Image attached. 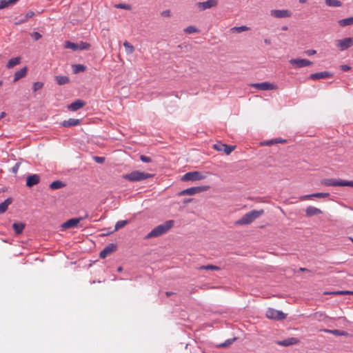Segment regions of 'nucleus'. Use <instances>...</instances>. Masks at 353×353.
Segmentation results:
<instances>
[{
    "label": "nucleus",
    "mask_w": 353,
    "mask_h": 353,
    "mask_svg": "<svg viewBox=\"0 0 353 353\" xmlns=\"http://www.w3.org/2000/svg\"><path fill=\"white\" fill-rule=\"evenodd\" d=\"M115 7L117 8L124 9L127 10H131V6L129 4L119 3L115 5Z\"/></svg>",
    "instance_id": "79ce46f5"
},
{
    "label": "nucleus",
    "mask_w": 353,
    "mask_h": 353,
    "mask_svg": "<svg viewBox=\"0 0 353 353\" xmlns=\"http://www.w3.org/2000/svg\"><path fill=\"white\" fill-rule=\"evenodd\" d=\"M43 86V83L41 82H35L33 84V91L36 92L40 89H41Z\"/></svg>",
    "instance_id": "37998d69"
},
{
    "label": "nucleus",
    "mask_w": 353,
    "mask_h": 353,
    "mask_svg": "<svg viewBox=\"0 0 353 353\" xmlns=\"http://www.w3.org/2000/svg\"><path fill=\"white\" fill-rule=\"evenodd\" d=\"M272 144H274V139H273V140L268 141H266V142L265 143V145H272Z\"/></svg>",
    "instance_id": "4d7b16f0"
},
{
    "label": "nucleus",
    "mask_w": 353,
    "mask_h": 353,
    "mask_svg": "<svg viewBox=\"0 0 353 353\" xmlns=\"http://www.w3.org/2000/svg\"><path fill=\"white\" fill-rule=\"evenodd\" d=\"M3 82L0 81V86L2 85Z\"/></svg>",
    "instance_id": "774afa93"
},
{
    "label": "nucleus",
    "mask_w": 353,
    "mask_h": 353,
    "mask_svg": "<svg viewBox=\"0 0 353 353\" xmlns=\"http://www.w3.org/2000/svg\"><path fill=\"white\" fill-rule=\"evenodd\" d=\"M338 23L341 27L351 26L353 24V17L341 19L338 21Z\"/></svg>",
    "instance_id": "b1692460"
},
{
    "label": "nucleus",
    "mask_w": 353,
    "mask_h": 353,
    "mask_svg": "<svg viewBox=\"0 0 353 353\" xmlns=\"http://www.w3.org/2000/svg\"><path fill=\"white\" fill-rule=\"evenodd\" d=\"M218 4L217 0H208L203 2H199L196 3V7L199 10L203 11L207 9L212 8L213 7H216Z\"/></svg>",
    "instance_id": "ddd939ff"
},
{
    "label": "nucleus",
    "mask_w": 353,
    "mask_h": 353,
    "mask_svg": "<svg viewBox=\"0 0 353 353\" xmlns=\"http://www.w3.org/2000/svg\"><path fill=\"white\" fill-rule=\"evenodd\" d=\"M83 218H76L68 220L66 222L62 224V228L65 229L71 228L76 226Z\"/></svg>",
    "instance_id": "a211bd4d"
},
{
    "label": "nucleus",
    "mask_w": 353,
    "mask_h": 353,
    "mask_svg": "<svg viewBox=\"0 0 353 353\" xmlns=\"http://www.w3.org/2000/svg\"><path fill=\"white\" fill-rule=\"evenodd\" d=\"M11 199H7L3 202L0 203V214L5 212L7 210L8 205L11 204Z\"/></svg>",
    "instance_id": "a878e982"
},
{
    "label": "nucleus",
    "mask_w": 353,
    "mask_h": 353,
    "mask_svg": "<svg viewBox=\"0 0 353 353\" xmlns=\"http://www.w3.org/2000/svg\"><path fill=\"white\" fill-rule=\"evenodd\" d=\"M350 69V67L347 65H341V70L343 71H347Z\"/></svg>",
    "instance_id": "6e6d98bb"
},
{
    "label": "nucleus",
    "mask_w": 353,
    "mask_h": 353,
    "mask_svg": "<svg viewBox=\"0 0 353 353\" xmlns=\"http://www.w3.org/2000/svg\"><path fill=\"white\" fill-rule=\"evenodd\" d=\"M315 316H319V317L325 316V315H324V314H321H321L316 313V314H315Z\"/></svg>",
    "instance_id": "bf43d9fd"
},
{
    "label": "nucleus",
    "mask_w": 353,
    "mask_h": 353,
    "mask_svg": "<svg viewBox=\"0 0 353 353\" xmlns=\"http://www.w3.org/2000/svg\"><path fill=\"white\" fill-rule=\"evenodd\" d=\"M6 116V113L4 112H2L0 114V119L3 118Z\"/></svg>",
    "instance_id": "052dcab7"
},
{
    "label": "nucleus",
    "mask_w": 353,
    "mask_h": 353,
    "mask_svg": "<svg viewBox=\"0 0 353 353\" xmlns=\"http://www.w3.org/2000/svg\"><path fill=\"white\" fill-rule=\"evenodd\" d=\"M140 159L145 163H150L152 161V159L150 157L145 156V155H141Z\"/></svg>",
    "instance_id": "a18cd8bd"
},
{
    "label": "nucleus",
    "mask_w": 353,
    "mask_h": 353,
    "mask_svg": "<svg viewBox=\"0 0 353 353\" xmlns=\"http://www.w3.org/2000/svg\"><path fill=\"white\" fill-rule=\"evenodd\" d=\"M40 181V177L38 174H32L27 177L26 179V185L29 188H31L37 184H38Z\"/></svg>",
    "instance_id": "dca6fc26"
},
{
    "label": "nucleus",
    "mask_w": 353,
    "mask_h": 353,
    "mask_svg": "<svg viewBox=\"0 0 353 353\" xmlns=\"http://www.w3.org/2000/svg\"><path fill=\"white\" fill-rule=\"evenodd\" d=\"M27 74V68L23 67L20 70L17 71L14 74V81L16 82L20 79L25 77Z\"/></svg>",
    "instance_id": "4be33fe9"
},
{
    "label": "nucleus",
    "mask_w": 353,
    "mask_h": 353,
    "mask_svg": "<svg viewBox=\"0 0 353 353\" xmlns=\"http://www.w3.org/2000/svg\"><path fill=\"white\" fill-rule=\"evenodd\" d=\"M122 270H123V268H122V267H121V266H120V267H119V268H118V269H117V271H118V272H121Z\"/></svg>",
    "instance_id": "0e129e2a"
},
{
    "label": "nucleus",
    "mask_w": 353,
    "mask_h": 353,
    "mask_svg": "<svg viewBox=\"0 0 353 353\" xmlns=\"http://www.w3.org/2000/svg\"><path fill=\"white\" fill-rule=\"evenodd\" d=\"M265 316L267 318H268L270 319L277 320V321L283 320V319H285V317H286V314H284L283 312L276 310L273 308H268L266 310Z\"/></svg>",
    "instance_id": "0eeeda50"
},
{
    "label": "nucleus",
    "mask_w": 353,
    "mask_h": 353,
    "mask_svg": "<svg viewBox=\"0 0 353 353\" xmlns=\"http://www.w3.org/2000/svg\"><path fill=\"white\" fill-rule=\"evenodd\" d=\"M20 61H21V58L19 57L12 58L9 60V61L8 62V63L6 65V67L8 68H12L14 67L15 65L19 64Z\"/></svg>",
    "instance_id": "393cba45"
},
{
    "label": "nucleus",
    "mask_w": 353,
    "mask_h": 353,
    "mask_svg": "<svg viewBox=\"0 0 353 353\" xmlns=\"http://www.w3.org/2000/svg\"><path fill=\"white\" fill-rule=\"evenodd\" d=\"M12 228L17 234H20L23 232L25 228V224L23 223H14Z\"/></svg>",
    "instance_id": "5701e85b"
},
{
    "label": "nucleus",
    "mask_w": 353,
    "mask_h": 353,
    "mask_svg": "<svg viewBox=\"0 0 353 353\" xmlns=\"http://www.w3.org/2000/svg\"><path fill=\"white\" fill-rule=\"evenodd\" d=\"M250 30V28L246 26H241L239 27H233L230 29L232 32L240 33L244 31H248Z\"/></svg>",
    "instance_id": "7c9ffc66"
},
{
    "label": "nucleus",
    "mask_w": 353,
    "mask_h": 353,
    "mask_svg": "<svg viewBox=\"0 0 353 353\" xmlns=\"http://www.w3.org/2000/svg\"><path fill=\"white\" fill-rule=\"evenodd\" d=\"M172 294V292H166V295L168 296H170Z\"/></svg>",
    "instance_id": "338daca9"
},
{
    "label": "nucleus",
    "mask_w": 353,
    "mask_h": 353,
    "mask_svg": "<svg viewBox=\"0 0 353 353\" xmlns=\"http://www.w3.org/2000/svg\"><path fill=\"white\" fill-rule=\"evenodd\" d=\"M206 177L205 174H203L201 172L194 171V172H190L185 173L181 178V180L183 181H200L203 180Z\"/></svg>",
    "instance_id": "423d86ee"
},
{
    "label": "nucleus",
    "mask_w": 353,
    "mask_h": 353,
    "mask_svg": "<svg viewBox=\"0 0 353 353\" xmlns=\"http://www.w3.org/2000/svg\"><path fill=\"white\" fill-rule=\"evenodd\" d=\"M123 46L125 47V52L128 54H131L134 52V46L130 43H129L128 41H125L124 43H123Z\"/></svg>",
    "instance_id": "2f4dec72"
},
{
    "label": "nucleus",
    "mask_w": 353,
    "mask_h": 353,
    "mask_svg": "<svg viewBox=\"0 0 353 353\" xmlns=\"http://www.w3.org/2000/svg\"><path fill=\"white\" fill-rule=\"evenodd\" d=\"M270 15L277 19L290 18L292 17V12L290 10H272Z\"/></svg>",
    "instance_id": "9d476101"
},
{
    "label": "nucleus",
    "mask_w": 353,
    "mask_h": 353,
    "mask_svg": "<svg viewBox=\"0 0 353 353\" xmlns=\"http://www.w3.org/2000/svg\"><path fill=\"white\" fill-rule=\"evenodd\" d=\"M20 166V163H17L14 165V166L12 168V171L13 173L17 174L18 172V170Z\"/></svg>",
    "instance_id": "8fccbe9b"
},
{
    "label": "nucleus",
    "mask_w": 353,
    "mask_h": 353,
    "mask_svg": "<svg viewBox=\"0 0 353 353\" xmlns=\"http://www.w3.org/2000/svg\"><path fill=\"white\" fill-rule=\"evenodd\" d=\"M32 36L36 41L39 40L41 37V35L37 32H33Z\"/></svg>",
    "instance_id": "09e8293b"
},
{
    "label": "nucleus",
    "mask_w": 353,
    "mask_h": 353,
    "mask_svg": "<svg viewBox=\"0 0 353 353\" xmlns=\"http://www.w3.org/2000/svg\"><path fill=\"white\" fill-rule=\"evenodd\" d=\"M174 221L168 220L163 223L156 226L146 236V239L156 238L167 233L174 226Z\"/></svg>",
    "instance_id": "f257e3e1"
},
{
    "label": "nucleus",
    "mask_w": 353,
    "mask_h": 353,
    "mask_svg": "<svg viewBox=\"0 0 353 353\" xmlns=\"http://www.w3.org/2000/svg\"><path fill=\"white\" fill-rule=\"evenodd\" d=\"M299 1L301 3H306L307 0H299Z\"/></svg>",
    "instance_id": "e2e57ef3"
},
{
    "label": "nucleus",
    "mask_w": 353,
    "mask_h": 353,
    "mask_svg": "<svg viewBox=\"0 0 353 353\" xmlns=\"http://www.w3.org/2000/svg\"><path fill=\"white\" fill-rule=\"evenodd\" d=\"M321 184L326 186H350L353 187L352 181L338 180L335 179H324L321 181Z\"/></svg>",
    "instance_id": "20e7f679"
},
{
    "label": "nucleus",
    "mask_w": 353,
    "mask_h": 353,
    "mask_svg": "<svg viewBox=\"0 0 353 353\" xmlns=\"http://www.w3.org/2000/svg\"><path fill=\"white\" fill-rule=\"evenodd\" d=\"M336 46L341 51L345 50L353 46V39L351 37H347L343 39H338L336 41Z\"/></svg>",
    "instance_id": "6e6552de"
},
{
    "label": "nucleus",
    "mask_w": 353,
    "mask_h": 353,
    "mask_svg": "<svg viewBox=\"0 0 353 353\" xmlns=\"http://www.w3.org/2000/svg\"><path fill=\"white\" fill-rule=\"evenodd\" d=\"M299 342V339L294 337L288 338L283 341H276V343L282 346H290L297 344Z\"/></svg>",
    "instance_id": "f3484780"
},
{
    "label": "nucleus",
    "mask_w": 353,
    "mask_h": 353,
    "mask_svg": "<svg viewBox=\"0 0 353 353\" xmlns=\"http://www.w3.org/2000/svg\"><path fill=\"white\" fill-rule=\"evenodd\" d=\"M55 79L59 85L66 84L70 81L69 78L67 76H57L55 77Z\"/></svg>",
    "instance_id": "c85d7f7f"
},
{
    "label": "nucleus",
    "mask_w": 353,
    "mask_h": 353,
    "mask_svg": "<svg viewBox=\"0 0 353 353\" xmlns=\"http://www.w3.org/2000/svg\"><path fill=\"white\" fill-rule=\"evenodd\" d=\"M80 120L78 119L70 118L68 120L63 121L61 124L63 127L69 128L72 126H76L80 124Z\"/></svg>",
    "instance_id": "412c9836"
},
{
    "label": "nucleus",
    "mask_w": 353,
    "mask_h": 353,
    "mask_svg": "<svg viewBox=\"0 0 353 353\" xmlns=\"http://www.w3.org/2000/svg\"><path fill=\"white\" fill-rule=\"evenodd\" d=\"M72 68H73L74 73H78V72H83L86 69V67L85 65H81V64L73 65Z\"/></svg>",
    "instance_id": "c9c22d12"
},
{
    "label": "nucleus",
    "mask_w": 353,
    "mask_h": 353,
    "mask_svg": "<svg viewBox=\"0 0 353 353\" xmlns=\"http://www.w3.org/2000/svg\"><path fill=\"white\" fill-rule=\"evenodd\" d=\"M65 186V184L61 181H55L50 183V188L52 190L60 189Z\"/></svg>",
    "instance_id": "473e14b6"
},
{
    "label": "nucleus",
    "mask_w": 353,
    "mask_h": 353,
    "mask_svg": "<svg viewBox=\"0 0 353 353\" xmlns=\"http://www.w3.org/2000/svg\"><path fill=\"white\" fill-rule=\"evenodd\" d=\"M127 224H128V221H125V220L117 221L115 225V228H114V230L113 232L119 230V229L125 227Z\"/></svg>",
    "instance_id": "e433bc0d"
},
{
    "label": "nucleus",
    "mask_w": 353,
    "mask_h": 353,
    "mask_svg": "<svg viewBox=\"0 0 353 353\" xmlns=\"http://www.w3.org/2000/svg\"><path fill=\"white\" fill-rule=\"evenodd\" d=\"M286 140L282 139H274V143H285Z\"/></svg>",
    "instance_id": "603ef678"
},
{
    "label": "nucleus",
    "mask_w": 353,
    "mask_h": 353,
    "mask_svg": "<svg viewBox=\"0 0 353 353\" xmlns=\"http://www.w3.org/2000/svg\"><path fill=\"white\" fill-rule=\"evenodd\" d=\"M264 214L263 210H252L245 214L240 219L235 222L236 225H248L252 223L254 220L258 219Z\"/></svg>",
    "instance_id": "f03ea898"
},
{
    "label": "nucleus",
    "mask_w": 353,
    "mask_h": 353,
    "mask_svg": "<svg viewBox=\"0 0 353 353\" xmlns=\"http://www.w3.org/2000/svg\"><path fill=\"white\" fill-rule=\"evenodd\" d=\"M250 86L261 90H276L278 88V86L276 84L267 81L262 83H252L250 84Z\"/></svg>",
    "instance_id": "1a4fd4ad"
},
{
    "label": "nucleus",
    "mask_w": 353,
    "mask_h": 353,
    "mask_svg": "<svg viewBox=\"0 0 353 353\" xmlns=\"http://www.w3.org/2000/svg\"><path fill=\"white\" fill-rule=\"evenodd\" d=\"M65 48L71 49L73 51L79 50V44L66 41L64 44Z\"/></svg>",
    "instance_id": "bb28decb"
},
{
    "label": "nucleus",
    "mask_w": 353,
    "mask_h": 353,
    "mask_svg": "<svg viewBox=\"0 0 353 353\" xmlns=\"http://www.w3.org/2000/svg\"><path fill=\"white\" fill-rule=\"evenodd\" d=\"M264 41H265V43L266 44H268V45H270V41L269 39H265L264 40Z\"/></svg>",
    "instance_id": "680f3d73"
},
{
    "label": "nucleus",
    "mask_w": 353,
    "mask_h": 353,
    "mask_svg": "<svg viewBox=\"0 0 353 353\" xmlns=\"http://www.w3.org/2000/svg\"><path fill=\"white\" fill-rule=\"evenodd\" d=\"M199 270H219L220 268L214 265H207L200 266Z\"/></svg>",
    "instance_id": "f704fd0d"
},
{
    "label": "nucleus",
    "mask_w": 353,
    "mask_h": 353,
    "mask_svg": "<svg viewBox=\"0 0 353 353\" xmlns=\"http://www.w3.org/2000/svg\"><path fill=\"white\" fill-rule=\"evenodd\" d=\"M300 270L301 271H308V270L305 269V268H300Z\"/></svg>",
    "instance_id": "69168bd1"
},
{
    "label": "nucleus",
    "mask_w": 353,
    "mask_h": 353,
    "mask_svg": "<svg viewBox=\"0 0 353 353\" xmlns=\"http://www.w3.org/2000/svg\"><path fill=\"white\" fill-rule=\"evenodd\" d=\"M210 189V186L208 185H202L197 187H192L190 188L185 189L178 193L179 196H185V195H194L202 192L207 191Z\"/></svg>",
    "instance_id": "39448f33"
},
{
    "label": "nucleus",
    "mask_w": 353,
    "mask_h": 353,
    "mask_svg": "<svg viewBox=\"0 0 353 353\" xmlns=\"http://www.w3.org/2000/svg\"><path fill=\"white\" fill-rule=\"evenodd\" d=\"M183 31L187 33V34H193V33H196V32H199V30L194 26H188L187 28H185Z\"/></svg>",
    "instance_id": "4c0bfd02"
},
{
    "label": "nucleus",
    "mask_w": 353,
    "mask_h": 353,
    "mask_svg": "<svg viewBox=\"0 0 353 353\" xmlns=\"http://www.w3.org/2000/svg\"><path fill=\"white\" fill-rule=\"evenodd\" d=\"M117 248V245L114 243H110L103 250L101 251L99 256L101 259H105L107 256L115 252Z\"/></svg>",
    "instance_id": "4468645a"
},
{
    "label": "nucleus",
    "mask_w": 353,
    "mask_h": 353,
    "mask_svg": "<svg viewBox=\"0 0 353 353\" xmlns=\"http://www.w3.org/2000/svg\"><path fill=\"white\" fill-rule=\"evenodd\" d=\"M305 53L308 55V56H311V55H313L316 53V50H308L305 52Z\"/></svg>",
    "instance_id": "5fc2aeb1"
},
{
    "label": "nucleus",
    "mask_w": 353,
    "mask_h": 353,
    "mask_svg": "<svg viewBox=\"0 0 353 353\" xmlns=\"http://www.w3.org/2000/svg\"><path fill=\"white\" fill-rule=\"evenodd\" d=\"M324 332H328V333H332L336 336H346V335H347V332H345L344 331H341L339 330H324Z\"/></svg>",
    "instance_id": "72a5a7b5"
},
{
    "label": "nucleus",
    "mask_w": 353,
    "mask_h": 353,
    "mask_svg": "<svg viewBox=\"0 0 353 353\" xmlns=\"http://www.w3.org/2000/svg\"><path fill=\"white\" fill-rule=\"evenodd\" d=\"M325 3L330 7H341L342 3L339 0H325Z\"/></svg>",
    "instance_id": "c756f323"
},
{
    "label": "nucleus",
    "mask_w": 353,
    "mask_h": 353,
    "mask_svg": "<svg viewBox=\"0 0 353 353\" xmlns=\"http://www.w3.org/2000/svg\"><path fill=\"white\" fill-rule=\"evenodd\" d=\"M90 47V44L86 42L81 41L79 44V50H88Z\"/></svg>",
    "instance_id": "58836bf2"
},
{
    "label": "nucleus",
    "mask_w": 353,
    "mask_h": 353,
    "mask_svg": "<svg viewBox=\"0 0 353 353\" xmlns=\"http://www.w3.org/2000/svg\"><path fill=\"white\" fill-rule=\"evenodd\" d=\"M323 212L314 206H308L305 210V214L307 216H312L314 215H318L322 214Z\"/></svg>",
    "instance_id": "6ab92c4d"
},
{
    "label": "nucleus",
    "mask_w": 353,
    "mask_h": 353,
    "mask_svg": "<svg viewBox=\"0 0 353 353\" xmlns=\"http://www.w3.org/2000/svg\"><path fill=\"white\" fill-rule=\"evenodd\" d=\"M290 63L296 68L311 65L312 62L305 59H292L289 61Z\"/></svg>",
    "instance_id": "f8f14e48"
},
{
    "label": "nucleus",
    "mask_w": 353,
    "mask_h": 353,
    "mask_svg": "<svg viewBox=\"0 0 353 353\" xmlns=\"http://www.w3.org/2000/svg\"><path fill=\"white\" fill-rule=\"evenodd\" d=\"M312 194H307V195H303V196H301L300 199L303 201V200H306V199H308L309 198H312Z\"/></svg>",
    "instance_id": "864d4df0"
},
{
    "label": "nucleus",
    "mask_w": 353,
    "mask_h": 353,
    "mask_svg": "<svg viewBox=\"0 0 353 353\" xmlns=\"http://www.w3.org/2000/svg\"><path fill=\"white\" fill-rule=\"evenodd\" d=\"M213 148L219 152H224L227 155H229L235 149V146L228 145L221 142H218L214 144Z\"/></svg>",
    "instance_id": "9b49d317"
},
{
    "label": "nucleus",
    "mask_w": 353,
    "mask_h": 353,
    "mask_svg": "<svg viewBox=\"0 0 353 353\" xmlns=\"http://www.w3.org/2000/svg\"><path fill=\"white\" fill-rule=\"evenodd\" d=\"M85 105V103L81 100H76L69 105L68 109L71 111H77L79 109L83 108Z\"/></svg>",
    "instance_id": "aec40b11"
},
{
    "label": "nucleus",
    "mask_w": 353,
    "mask_h": 353,
    "mask_svg": "<svg viewBox=\"0 0 353 353\" xmlns=\"http://www.w3.org/2000/svg\"><path fill=\"white\" fill-rule=\"evenodd\" d=\"M151 177H152V174L137 170L123 176L124 179L130 181H140Z\"/></svg>",
    "instance_id": "7ed1b4c3"
},
{
    "label": "nucleus",
    "mask_w": 353,
    "mask_h": 353,
    "mask_svg": "<svg viewBox=\"0 0 353 353\" xmlns=\"http://www.w3.org/2000/svg\"><path fill=\"white\" fill-rule=\"evenodd\" d=\"M94 160L98 163H103L105 161V157H94Z\"/></svg>",
    "instance_id": "49530a36"
},
{
    "label": "nucleus",
    "mask_w": 353,
    "mask_h": 353,
    "mask_svg": "<svg viewBox=\"0 0 353 353\" xmlns=\"http://www.w3.org/2000/svg\"><path fill=\"white\" fill-rule=\"evenodd\" d=\"M330 294H335V295H343V294H352L353 295V291H335L330 292Z\"/></svg>",
    "instance_id": "ea45409f"
},
{
    "label": "nucleus",
    "mask_w": 353,
    "mask_h": 353,
    "mask_svg": "<svg viewBox=\"0 0 353 353\" xmlns=\"http://www.w3.org/2000/svg\"><path fill=\"white\" fill-rule=\"evenodd\" d=\"M19 0H1L0 1V10L5 8L10 5L14 4Z\"/></svg>",
    "instance_id": "cd10ccee"
},
{
    "label": "nucleus",
    "mask_w": 353,
    "mask_h": 353,
    "mask_svg": "<svg viewBox=\"0 0 353 353\" xmlns=\"http://www.w3.org/2000/svg\"><path fill=\"white\" fill-rule=\"evenodd\" d=\"M329 193H324V192H319V193H314L312 194V197L315 198H326L329 196Z\"/></svg>",
    "instance_id": "a19ab883"
},
{
    "label": "nucleus",
    "mask_w": 353,
    "mask_h": 353,
    "mask_svg": "<svg viewBox=\"0 0 353 353\" xmlns=\"http://www.w3.org/2000/svg\"><path fill=\"white\" fill-rule=\"evenodd\" d=\"M332 77V74L327 71H323L320 72H316L314 74H311L309 78L312 80H319L321 79H327Z\"/></svg>",
    "instance_id": "2eb2a0df"
},
{
    "label": "nucleus",
    "mask_w": 353,
    "mask_h": 353,
    "mask_svg": "<svg viewBox=\"0 0 353 353\" xmlns=\"http://www.w3.org/2000/svg\"><path fill=\"white\" fill-rule=\"evenodd\" d=\"M34 15V13L32 11L28 12L26 15V19L23 20V21H26L28 18H31Z\"/></svg>",
    "instance_id": "3c124183"
},
{
    "label": "nucleus",
    "mask_w": 353,
    "mask_h": 353,
    "mask_svg": "<svg viewBox=\"0 0 353 353\" xmlns=\"http://www.w3.org/2000/svg\"><path fill=\"white\" fill-rule=\"evenodd\" d=\"M161 16L165 17H170L171 16V11L170 10H163L161 13Z\"/></svg>",
    "instance_id": "de8ad7c7"
},
{
    "label": "nucleus",
    "mask_w": 353,
    "mask_h": 353,
    "mask_svg": "<svg viewBox=\"0 0 353 353\" xmlns=\"http://www.w3.org/2000/svg\"><path fill=\"white\" fill-rule=\"evenodd\" d=\"M192 201V199H187L183 201V203H188Z\"/></svg>",
    "instance_id": "13d9d810"
},
{
    "label": "nucleus",
    "mask_w": 353,
    "mask_h": 353,
    "mask_svg": "<svg viewBox=\"0 0 353 353\" xmlns=\"http://www.w3.org/2000/svg\"><path fill=\"white\" fill-rule=\"evenodd\" d=\"M235 340V339H228V341H226L225 342L223 343H221L219 346V347H228L230 345H231L233 341Z\"/></svg>",
    "instance_id": "c03bdc74"
}]
</instances>
